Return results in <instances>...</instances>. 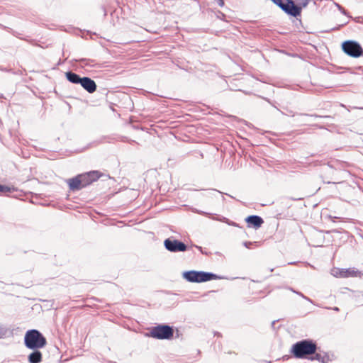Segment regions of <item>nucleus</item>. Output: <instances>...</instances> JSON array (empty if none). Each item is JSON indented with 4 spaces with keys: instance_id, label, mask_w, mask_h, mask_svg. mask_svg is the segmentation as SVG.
<instances>
[{
    "instance_id": "1",
    "label": "nucleus",
    "mask_w": 363,
    "mask_h": 363,
    "mask_svg": "<svg viewBox=\"0 0 363 363\" xmlns=\"http://www.w3.org/2000/svg\"><path fill=\"white\" fill-rule=\"evenodd\" d=\"M316 344L311 340H303L294 344L291 349V354L296 358H305L315 353Z\"/></svg>"
},
{
    "instance_id": "2",
    "label": "nucleus",
    "mask_w": 363,
    "mask_h": 363,
    "mask_svg": "<svg viewBox=\"0 0 363 363\" xmlns=\"http://www.w3.org/2000/svg\"><path fill=\"white\" fill-rule=\"evenodd\" d=\"M26 346L32 350L43 348L46 345V339L37 330H30L26 332L24 337Z\"/></svg>"
},
{
    "instance_id": "3",
    "label": "nucleus",
    "mask_w": 363,
    "mask_h": 363,
    "mask_svg": "<svg viewBox=\"0 0 363 363\" xmlns=\"http://www.w3.org/2000/svg\"><path fill=\"white\" fill-rule=\"evenodd\" d=\"M183 277L186 281L192 283L205 282L218 279V276L211 272H199V271H187L183 273Z\"/></svg>"
},
{
    "instance_id": "4",
    "label": "nucleus",
    "mask_w": 363,
    "mask_h": 363,
    "mask_svg": "<svg viewBox=\"0 0 363 363\" xmlns=\"http://www.w3.org/2000/svg\"><path fill=\"white\" fill-rule=\"evenodd\" d=\"M286 14L297 17L301 14V8L294 4L293 0H271Z\"/></svg>"
},
{
    "instance_id": "5",
    "label": "nucleus",
    "mask_w": 363,
    "mask_h": 363,
    "mask_svg": "<svg viewBox=\"0 0 363 363\" xmlns=\"http://www.w3.org/2000/svg\"><path fill=\"white\" fill-rule=\"evenodd\" d=\"M174 330L167 325H159L150 330V336L159 340H169L173 337Z\"/></svg>"
},
{
    "instance_id": "6",
    "label": "nucleus",
    "mask_w": 363,
    "mask_h": 363,
    "mask_svg": "<svg viewBox=\"0 0 363 363\" xmlns=\"http://www.w3.org/2000/svg\"><path fill=\"white\" fill-rule=\"evenodd\" d=\"M342 48L347 55L352 57H358L363 54L362 48L355 41L347 40L344 42Z\"/></svg>"
},
{
    "instance_id": "7",
    "label": "nucleus",
    "mask_w": 363,
    "mask_h": 363,
    "mask_svg": "<svg viewBox=\"0 0 363 363\" xmlns=\"http://www.w3.org/2000/svg\"><path fill=\"white\" fill-rule=\"evenodd\" d=\"M165 248L172 252H184L187 246L182 241L178 240L168 238L164 242Z\"/></svg>"
},
{
    "instance_id": "8",
    "label": "nucleus",
    "mask_w": 363,
    "mask_h": 363,
    "mask_svg": "<svg viewBox=\"0 0 363 363\" xmlns=\"http://www.w3.org/2000/svg\"><path fill=\"white\" fill-rule=\"evenodd\" d=\"M100 177L99 172L91 171L85 174H79L83 187H85L92 182L96 181Z\"/></svg>"
},
{
    "instance_id": "9",
    "label": "nucleus",
    "mask_w": 363,
    "mask_h": 363,
    "mask_svg": "<svg viewBox=\"0 0 363 363\" xmlns=\"http://www.w3.org/2000/svg\"><path fill=\"white\" fill-rule=\"evenodd\" d=\"M87 92L92 94L96 90L95 82L89 77H84L79 84Z\"/></svg>"
},
{
    "instance_id": "10",
    "label": "nucleus",
    "mask_w": 363,
    "mask_h": 363,
    "mask_svg": "<svg viewBox=\"0 0 363 363\" xmlns=\"http://www.w3.org/2000/svg\"><path fill=\"white\" fill-rule=\"evenodd\" d=\"M249 227H254L255 228H259L264 223L263 219L259 216H250L245 218Z\"/></svg>"
},
{
    "instance_id": "11",
    "label": "nucleus",
    "mask_w": 363,
    "mask_h": 363,
    "mask_svg": "<svg viewBox=\"0 0 363 363\" xmlns=\"http://www.w3.org/2000/svg\"><path fill=\"white\" fill-rule=\"evenodd\" d=\"M68 184L70 190L72 191L79 190L84 188L82 184V180L79 178V175L75 177L74 178L69 179L68 181Z\"/></svg>"
},
{
    "instance_id": "12",
    "label": "nucleus",
    "mask_w": 363,
    "mask_h": 363,
    "mask_svg": "<svg viewBox=\"0 0 363 363\" xmlns=\"http://www.w3.org/2000/svg\"><path fill=\"white\" fill-rule=\"evenodd\" d=\"M342 273H343L341 274L342 278L357 277L362 274V272L354 267L344 269V272Z\"/></svg>"
},
{
    "instance_id": "13",
    "label": "nucleus",
    "mask_w": 363,
    "mask_h": 363,
    "mask_svg": "<svg viewBox=\"0 0 363 363\" xmlns=\"http://www.w3.org/2000/svg\"><path fill=\"white\" fill-rule=\"evenodd\" d=\"M41 360L42 353L38 350V349L34 350V351L28 356V361L30 363H40Z\"/></svg>"
},
{
    "instance_id": "14",
    "label": "nucleus",
    "mask_w": 363,
    "mask_h": 363,
    "mask_svg": "<svg viewBox=\"0 0 363 363\" xmlns=\"http://www.w3.org/2000/svg\"><path fill=\"white\" fill-rule=\"evenodd\" d=\"M66 77L69 82L76 84H79L82 78L79 74L72 72H66Z\"/></svg>"
},
{
    "instance_id": "15",
    "label": "nucleus",
    "mask_w": 363,
    "mask_h": 363,
    "mask_svg": "<svg viewBox=\"0 0 363 363\" xmlns=\"http://www.w3.org/2000/svg\"><path fill=\"white\" fill-rule=\"evenodd\" d=\"M314 356L310 357V359L311 360H318L319 362H325V359H326V357L325 356H323L322 354H319V353H315L313 354Z\"/></svg>"
},
{
    "instance_id": "16",
    "label": "nucleus",
    "mask_w": 363,
    "mask_h": 363,
    "mask_svg": "<svg viewBox=\"0 0 363 363\" xmlns=\"http://www.w3.org/2000/svg\"><path fill=\"white\" fill-rule=\"evenodd\" d=\"M342 272H344V269L334 268L332 269L331 274L334 277L342 278Z\"/></svg>"
},
{
    "instance_id": "17",
    "label": "nucleus",
    "mask_w": 363,
    "mask_h": 363,
    "mask_svg": "<svg viewBox=\"0 0 363 363\" xmlns=\"http://www.w3.org/2000/svg\"><path fill=\"white\" fill-rule=\"evenodd\" d=\"M289 289H290L291 291H293L294 293H296V294H298L300 296L303 297L304 299H306V300H307V301H310V302H311V303H312V301H311L309 298H308V297L305 296L302 293H301V292H298V291H296L295 290H294V289H291V288H290Z\"/></svg>"
},
{
    "instance_id": "18",
    "label": "nucleus",
    "mask_w": 363,
    "mask_h": 363,
    "mask_svg": "<svg viewBox=\"0 0 363 363\" xmlns=\"http://www.w3.org/2000/svg\"><path fill=\"white\" fill-rule=\"evenodd\" d=\"M289 289H290L291 291H293L294 293H296V294H298L300 296L303 297L304 299H306V300H307V301H310V302H311V303H312V301H311L309 298H308V297L305 296L302 293H301V292H298V291H296L295 290H294V289H291V288H290Z\"/></svg>"
},
{
    "instance_id": "19",
    "label": "nucleus",
    "mask_w": 363,
    "mask_h": 363,
    "mask_svg": "<svg viewBox=\"0 0 363 363\" xmlns=\"http://www.w3.org/2000/svg\"><path fill=\"white\" fill-rule=\"evenodd\" d=\"M10 189L8 186L0 184V192H7Z\"/></svg>"
},
{
    "instance_id": "20",
    "label": "nucleus",
    "mask_w": 363,
    "mask_h": 363,
    "mask_svg": "<svg viewBox=\"0 0 363 363\" xmlns=\"http://www.w3.org/2000/svg\"><path fill=\"white\" fill-rule=\"evenodd\" d=\"M243 245L247 248H251V246L253 245V243L252 242H245Z\"/></svg>"
},
{
    "instance_id": "21",
    "label": "nucleus",
    "mask_w": 363,
    "mask_h": 363,
    "mask_svg": "<svg viewBox=\"0 0 363 363\" xmlns=\"http://www.w3.org/2000/svg\"><path fill=\"white\" fill-rule=\"evenodd\" d=\"M216 220H220V221H224L228 224H230V223H228V219L226 218L225 217H223L222 218H217Z\"/></svg>"
},
{
    "instance_id": "22",
    "label": "nucleus",
    "mask_w": 363,
    "mask_h": 363,
    "mask_svg": "<svg viewBox=\"0 0 363 363\" xmlns=\"http://www.w3.org/2000/svg\"><path fill=\"white\" fill-rule=\"evenodd\" d=\"M217 3L221 7L224 6V1L223 0H217Z\"/></svg>"
},
{
    "instance_id": "23",
    "label": "nucleus",
    "mask_w": 363,
    "mask_h": 363,
    "mask_svg": "<svg viewBox=\"0 0 363 363\" xmlns=\"http://www.w3.org/2000/svg\"><path fill=\"white\" fill-rule=\"evenodd\" d=\"M5 334V331L0 327V338L2 337Z\"/></svg>"
},
{
    "instance_id": "24",
    "label": "nucleus",
    "mask_w": 363,
    "mask_h": 363,
    "mask_svg": "<svg viewBox=\"0 0 363 363\" xmlns=\"http://www.w3.org/2000/svg\"><path fill=\"white\" fill-rule=\"evenodd\" d=\"M329 217L331 219V220L333 221V222H335V219L339 218L338 217L332 216H330Z\"/></svg>"
},
{
    "instance_id": "25",
    "label": "nucleus",
    "mask_w": 363,
    "mask_h": 363,
    "mask_svg": "<svg viewBox=\"0 0 363 363\" xmlns=\"http://www.w3.org/2000/svg\"><path fill=\"white\" fill-rule=\"evenodd\" d=\"M332 309H333V311H340V309H339V308H338V307H333V308H332Z\"/></svg>"
},
{
    "instance_id": "26",
    "label": "nucleus",
    "mask_w": 363,
    "mask_h": 363,
    "mask_svg": "<svg viewBox=\"0 0 363 363\" xmlns=\"http://www.w3.org/2000/svg\"><path fill=\"white\" fill-rule=\"evenodd\" d=\"M310 116H311V117H315V118H319V117H321L320 116H318V115H316V114H314V115H310Z\"/></svg>"
},
{
    "instance_id": "27",
    "label": "nucleus",
    "mask_w": 363,
    "mask_h": 363,
    "mask_svg": "<svg viewBox=\"0 0 363 363\" xmlns=\"http://www.w3.org/2000/svg\"><path fill=\"white\" fill-rule=\"evenodd\" d=\"M330 232H337V231L336 230H332V231H326V233H330Z\"/></svg>"
},
{
    "instance_id": "28",
    "label": "nucleus",
    "mask_w": 363,
    "mask_h": 363,
    "mask_svg": "<svg viewBox=\"0 0 363 363\" xmlns=\"http://www.w3.org/2000/svg\"><path fill=\"white\" fill-rule=\"evenodd\" d=\"M301 115H302V116H308L307 113H305V114L301 113Z\"/></svg>"
},
{
    "instance_id": "29",
    "label": "nucleus",
    "mask_w": 363,
    "mask_h": 363,
    "mask_svg": "<svg viewBox=\"0 0 363 363\" xmlns=\"http://www.w3.org/2000/svg\"><path fill=\"white\" fill-rule=\"evenodd\" d=\"M0 97H3L2 95H1Z\"/></svg>"
}]
</instances>
